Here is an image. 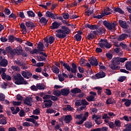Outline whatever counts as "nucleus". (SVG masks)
<instances>
[{
    "mask_svg": "<svg viewBox=\"0 0 131 131\" xmlns=\"http://www.w3.org/2000/svg\"><path fill=\"white\" fill-rule=\"evenodd\" d=\"M123 101H126L124 103V105L126 106V107H129L131 104V100H126V99H123Z\"/></svg>",
    "mask_w": 131,
    "mask_h": 131,
    "instance_id": "nucleus-43",
    "label": "nucleus"
},
{
    "mask_svg": "<svg viewBox=\"0 0 131 131\" xmlns=\"http://www.w3.org/2000/svg\"><path fill=\"white\" fill-rule=\"evenodd\" d=\"M39 50H38V49H34L33 51H32V52H31V54H32V55L34 54H38V53L39 52Z\"/></svg>",
    "mask_w": 131,
    "mask_h": 131,
    "instance_id": "nucleus-59",
    "label": "nucleus"
},
{
    "mask_svg": "<svg viewBox=\"0 0 131 131\" xmlns=\"http://www.w3.org/2000/svg\"><path fill=\"white\" fill-rule=\"evenodd\" d=\"M125 67L127 70L131 71V61H127L125 63Z\"/></svg>",
    "mask_w": 131,
    "mask_h": 131,
    "instance_id": "nucleus-25",
    "label": "nucleus"
},
{
    "mask_svg": "<svg viewBox=\"0 0 131 131\" xmlns=\"http://www.w3.org/2000/svg\"><path fill=\"white\" fill-rule=\"evenodd\" d=\"M69 92H70V90L68 88L61 90V94L62 96H68L69 94Z\"/></svg>",
    "mask_w": 131,
    "mask_h": 131,
    "instance_id": "nucleus-12",
    "label": "nucleus"
},
{
    "mask_svg": "<svg viewBox=\"0 0 131 131\" xmlns=\"http://www.w3.org/2000/svg\"><path fill=\"white\" fill-rule=\"evenodd\" d=\"M0 65L2 67H7L8 65V60L6 59H3L0 61Z\"/></svg>",
    "mask_w": 131,
    "mask_h": 131,
    "instance_id": "nucleus-17",
    "label": "nucleus"
},
{
    "mask_svg": "<svg viewBox=\"0 0 131 131\" xmlns=\"http://www.w3.org/2000/svg\"><path fill=\"white\" fill-rule=\"evenodd\" d=\"M112 63L115 64V65H119L120 64V61L119 60V57H115L112 60Z\"/></svg>",
    "mask_w": 131,
    "mask_h": 131,
    "instance_id": "nucleus-20",
    "label": "nucleus"
},
{
    "mask_svg": "<svg viewBox=\"0 0 131 131\" xmlns=\"http://www.w3.org/2000/svg\"><path fill=\"white\" fill-rule=\"evenodd\" d=\"M63 66L68 71H71V67L69 66V64L67 63H63Z\"/></svg>",
    "mask_w": 131,
    "mask_h": 131,
    "instance_id": "nucleus-30",
    "label": "nucleus"
},
{
    "mask_svg": "<svg viewBox=\"0 0 131 131\" xmlns=\"http://www.w3.org/2000/svg\"><path fill=\"white\" fill-rule=\"evenodd\" d=\"M32 98L31 97H27L26 99L24 101V103L26 105H28V106H32V104L31 103H32Z\"/></svg>",
    "mask_w": 131,
    "mask_h": 131,
    "instance_id": "nucleus-8",
    "label": "nucleus"
},
{
    "mask_svg": "<svg viewBox=\"0 0 131 131\" xmlns=\"http://www.w3.org/2000/svg\"><path fill=\"white\" fill-rule=\"evenodd\" d=\"M5 98H6V96H5L4 94L0 93V101H5Z\"/></svg>",
    "mask_w": 131,
    "mask_h": 131,
    "instance_id": "nucleus-61",
    "label": "nucleus"
},
{
    "mask_svg": "<svg viewBox=\"0 0 131 131\" xmlns=\"http://www.w3.org/2000/svg\"><path fill=\"white\" fill-rule=\"evenodd\" d=\"M40 113V111H39V108H36V110L33 111V114L35 115H38Z\"/></svg>",
    "mask_w": 131,
    "mask_h": 131,
    "instance_id": "nucleus-57",
    "label": "nucleus"
},
{
    "mask_svg": "<svg viewBox=\"0 0 131 131\" xmlns=\"http://www.w3.org/2000/svg\"><path fill=\"white\" fill-rule=\"evenodd\" d=\"M8 40H9L11 42H13L14 40H15V37L14 36H9L8 37Z\"/></svg>",
    "mask_w": 131,
    "mask_h": 131,
    "instance_id": "nucleus-58",
    "label": "nucleus"
},
{
    "mask_svg": "<svg viewBox=\"0 0 131 131\" xmlns=\"http://www.w3.org/2000/svg\"><path fill=\"white\" fill-rule=\"evenodd\" d=\"M115 12H118V13H119L120 14H124V12L123 11L122 9L120 8H116L114 9Z\"/></svg>",
    "mask_w": 131,
    "mask_h": 131,
    "instance_id": "nucleus-36",
    "label": "nucleus"
},
{
    "mask_svg": "<svg viewBox=\"0 0 131 131\" xmlns=\"http://www.w3.org/2000/svg\"><path fill=\"white\" fill-rule=\"evenodd\" d=\"M115 47H121L122 49H127V46L122 42L120 43L119 45H115Z\"/></svg>",
    "mask_w": 131,
    "mask_h": 131,
    "instance_id": "nucleus-38",
    "label": "nucleus"
},
{
    "mask_svg": "<svg viewBox=\"0 0 131 131\" xmlns=\"http://www.w3.org/2000/svg\"><path fill=\"white\" fill-rule=\"evenodd\" d=\"M37 49H38V51H40V52H42L43 50V43L41 42H39L37 44Z\"/></svg>",
    "mask_w": 131,
    "mask_h": 131,
    "instance_id": "nucleus-22",
    "label": "nucleus"
},
{
    "mask_svg": "<svg viewBox=\"0 0 131 131\" xmlns=\"http://www.w3.org/2000/svg\"><path fill=\"white\" fill-rule=\"evenodd\" d=\"M4 13L5 15H7V16H9V15L11 14V11H10V9L6 8L4 10Z\"/></svg>",
    "mask_w": 131,
    "mask_h": 131,
    "instance_id": "nucleus-55",
    "label": "nucleus"
},
{
    "mask_svg": "<svg viewBox=\"0 0 131 131\" xmlns=\"http://www.w3.org/2000/svg\"><path fill=\"white\" fill-rule=\"evenodd\" d=\"M14 80H15V84H27V81L24 80V78L19 74H16V75L13 76Z\"/></svg>",
    "mask_w": 131,
    "mask_h": 131,
    "instance_id": "nucleus-2",
    "label": "nucleus"
},
{
    "mask_svg": "<svg viewBox=\"0 0 131 131\" xmlns=\"http://www.w3.org/2000/svg\"><path fill=\"white\" fill-rule=\"evenodd\" d=\"M52 70L54 73H56V74H58L59 71V68H58L56 67H53L52 68Z\"/></svg>",
    "mask_w": 131,
    "mask_h": 131,
    "instance_id": "nucleus-34",
    "label": "nucleus"
},
{
    "mask_svg": "<svg viewBox=\"0 0 131 131\" xmlns=\"http://www.w3.org/2000/svg\"><path fill=\"white\" fill-rule=\"evenodd\" d=\"M32 76V73H31L30 72H27V79H28L30 78V77Z\"/></svg>",
    "mask_w": 131,
    "mask_h": 131,
    "instance_id": "nucleus-64",
    "label": "nucleus"
},
{
    "mask_svg": "<svg viewBox=\"0 0 131 131\" xmlns=\"http://www.w3.org/2000/svg\"><path fill=\"white\" fill-rule=\"evenodd\" d=\"M3 79H7V80H12V78L9 75H7L5 73H3L1 75Z\"/></svg>",
    "mask_w": 131,
    "mask_h": 131,
    "instance_id": "nucleus-21",
    "label": "nucleus"
},
{
    "mask_svg": "<svg viewBox=\"0 0 131 131\" xmlns=\"http://www.w3.org/2000/svg\"><path fill=\"white\" fill-rule=\"evenodd\" d=\"M108 14L109 13H103L102 14L94 16V18H96L97 19H102V18H103V17H104V16H106V15H108Z\"/></svg>",
    "mask_w": 131,
    "mask_h": 131,
    "instance_id": "nucleus-42",
    "label": "nucleus"
},
{
    "mask_svg": "<svg viewBox=\"0 0 131 131\" xmlns=\"http://www.w3.org/2000/svg\"><path fill=\"white\" fill-rule=\"evenodd\" d=\"M0 124H7V120L5 119L0 120Z\"/></svg>",
    "mask_w": 131,
    "mask_h": 131,
    "instance_id": "nucleus-63",
    "label": "nucleus"
},
{
    "mask_svg": "<svg viewBox=\"0 0 131 131\" xmlns=\"http://www.w3.org/2000/svg\"><path fill=\"white\" fill-rule=\"evenodd\" d=\"M43 102L45 103V105L47 108H50L53 105V102L51 100H45Z\"/></svg>",
    "mask_w": 131,
    "mask_h": 131,
    "instance_id": "nucleus-10",
    "label": "nucleus"
},
{
    "mask_svg": "<svg viewBox=\"0 0 131 131\" xmlns=\"http://www.w3.org/2000/svg\"><path fill=\"white\" fill-rule=\"evenodd\" d=\"M39 22L41 24H44V25H46V24L48 23V19H46V17H42L40 18Z\"/></svg>",
    "mask_w": 131,
    "mask_h": 131,
    "instance_id": "nucleus-28",
    "label": "nucleus"
},
{
    "mask_svg": "<svg viewBox=\"0 0 131 131\" xmlns=\"http://www.w3.org/2000/svg\"><path fill=\"white\" fill-rule=\"evenodd\" d=\"M20 28H21V29H23V31H24L25 33H26L27 32V30L26 29V26H25V25H24V24L21 23L20 24Z\"/></svg>",
    "mask_w": 131,
    "mask_h": 131,
    "instance_id": "nucleus-35",
    "label": "nucleus"
},
{
    "mask_svg": "<svg viewBox=\"0 0 131 131\" xmlns=\"http://www.w3.org/2000/svg\"><path fill=\"white\" fill-rule=\"evenodd\" d=\"M77 69V66L75 64V63H73L72 64V68H71V71L72 73H76V71Z\"/></svg>",
    "mask_w": 131,
    "mask_h": 131,
    "instance_id": "nucleus-19",
    "label": "nucleus"
},
{
    "mask_svg": "<svg viewBox=\"0 0 131 131\" xmlns=\"http://www.w3.org/2000/svg\"><path fill=\"white\" fill-rule=\"evenodd\" d=\"M88 117H89V112H86L84 114V116L82 117L81 121L76 122V124H78V125L82 124V123H83V122L86 120V118H88Z\"/></svg>",
    "mask_w": 131,
    "mask_h": 131,
    "instance_id": "nucleus-6",
    "label": "nucleus"
},
{
    "mask_svg": "<svg viewBox=\"0 0 131 131\" xmlns=\"http://www.w3.org/2000/svg\"><path fill=\"white\" fill-rule=\"evenodd\" d=\"M74 38H75L76 40H77V41H79L81 40V35L79 34H76L74 36Z\"/></svg>",
    "mask_w": 131,
    "mask_h": 131,
    "instance_id": "nucleus-48",
    "label": "nucleus"
},
{
    "mask_svg": "<svg viewBox=\"0 0 131 131\" xmlns=\"http://www.w3.org/2000/svg\"><path fill=\"white\" fill-rule=\"evenodd\" d=\"M10 55H11V56H15L16 54H18V50H17V49H16L11 50V51L10 52Z\"/></svg>",
    "mask_w": 131,
    "mask_h": 131,
    "instance_id": "nucleus-44",
    "label": "nucleus"
},
{
    "mask_svg": "<svg viewBox=\"0 0 131 131\" xmlns=\"http://www.w3.org/2000/svg\"><path fill=\"white\" fill-rule=\"evenodd\" d=\"M71 92L72 94H79V93H81V90L78 88H74Z\"/></svg>",
    "mask_w": 131,
    "mask_h": 131,
    "instance_id": "nucleus-24",
    "label": "nucleus"
},
{
    "mask_svg": "<svg viewBox=\"0 0 131 131\" xmlns=\"http://www.w3.org/2000/svg\"><path fill=\"white\" fill-rule=\"evenodd\" d=\"M107 125L109 126L110 128H114L115 127V124L113 122L110 121Z\"/></svg>",
    "mask_w": 131,
    "mask_h": 131,
    "instance_id": "nucleus-53",
    "label": "nucleus"
},
{
    "mask_svg": "<svg viewBox=\"0 0 131 131\" xmlns=\"http://www.w3.org/2000/svg\"><path fill=\"white\" fill-rule=\"evenodd\" d=\"M46 85L43 83H38L37 84V89L38 90H45Z\"/></svg>",
    "mask_w": 131,
    "mask_h": 131,
    "instance_id": "nucleus-27",
    "label": "nucleus"
},
{
    "mask_svg": "<svg viewBox=\"0 0 131 131\" xmlns=\"http://www.w3.org/2000/svg\"><path fill=\"white\" fill-rule=\"evenodd\" d=\"M119 24L120 26H121V27L124 29H127V28L129 27L128 24L126 23V21H123L122 20H119Z\"/></svg>",
    "mask_w": 131,
    "mask_h": 131,
    "instance_id": "nucleus-5",
    "label": "nucleus"
},
{
    "mask_svg": "<svg viewBox=\"0 0 131 131\" xmlns=\"http://www.w3.org/2000/svg\"><path fill=\"white\" fill-rule=\"evenodd\" d=\"M97 32L98 33H100L101 34L105 32V30H104V29H103L102 28H99V27H98V28L97 29Z\"/></svg>",
    "mask_w": 131,
    "mask_h": 131,
    "instance_id": "nucleus-46",
    "label": "nucleus"
},
{
    "mask_svg": "<svg viewBox=\"0 0 131 131\" xmlns=\"http://www.w3.org/2000/svg\"><path fill=\"white\" fill-rule=\"evenodd\" d=\"M53 94L55 96H56V97H60V96H61V91L60 92V91H54Z\"/></svg>",
    "mask_w": 131,
    "mask_h": 131,
    "instance_id": "nucleus-50",
    "label": "nucleus"
},
{
    "mask_svg": "<svg viewBox=\"0 0 131 131\" xmlns=\"http://www.w3.org/2000/svg\"><path fill=\"white\" fill-rule=\"evenodd\" d=\"M86 38L89 40H92V39H94V38H95V35H94V34L93 33H90L86 37Z\"/></svg>",
    "mask_w": 131,
    "mask_h": 131,
    "instance_id": "nucleus-31",
    "label": "nucleus"
},
{
    "mask_svg": "<svg viewBox=\"0 0 131 131\" xmlns=\"http://www.w3.org/2000/svg\"><path fill=\"white\" fill-rule=\"evenodd\" d=\"M126 79V76H120L118 79V81H119L120 82H122L124 80H125Z\"/></svg>",
    "mask_w": 131,
    "mask_h": 131,
    "instance_id": "nucleus-49",
    "label": "nucleus"
},
{
    "mask_svg": "<svg viewBox=\"0 0 131 131\" xmlns=\"http://www.w3.org/2000/svg\"><path fill=\"white\" fill-rule=\"evenodd\" d=\"M14 63L19 66V67H21V66H23V64L24 62L21 61V58H18L17 60H14Z\"/></svg>",
    "mask_w": 131,
    "mask_h": 131,
    "instance_id": "nucleus-18",
    "label": "nucleus"
},
{
    "mask_svg": "<svg viewBox=\"0 0 131 131\" xmlns=\"http://www.w3.org/2000/svg\"><path fill=\"white\" fill-rule=\"evenodd\" d=\"M71 120H72V117H71V115L66 116L64 121H66V123H69Z\"/></svg>",
    "mask_w": 131,
    "mask_h": 131,
    "instance_id": "nucleus-26",
    "label": "nucleus"
},
{
    "mask_svg": "<svg viewBox=\"0 0 131 131\" xmlns=\"http://www.w3.org/2000/svg\"><path fill=\"white\" fill-rule=\"evenodd\" d=\"M26 25L27 27L28 28H31V29H32L33 28H35V25H34V24L31 21H27L26 23Z\"/></svg>",
    "mask_w": 131,
    "mask_h": 131,
    "instance_id": "nucleus-15",
    "label": "nucleus"
},
{
    "mask_svg": "<svg viewBox=\"0 0 131 131\" xmlns=\"http://www.w3.org/2000/svg\"><path fill=\"white\" fill-rule=\"evenodd\" d=\"M85 127H88V128H90L93 126V124L92 123V122L90 121H87L85 123Z\"/></svg>",
    "mask_w": 131,
    "mask_h": 131,
    "instance_id": "nucleus-32",
    "label": "nucleus"
},
{
    "mask_svg": "<svg viewBox=\"0 0 131 131\" xmlns=\"http://www.w3.org/2000/svg\"><path fill=\"white\" fill-rule=\"evenodd\" d=\"M56 32V36L57 37H58V38H64L67 36V34H70L71 30L67 27L62 26L61 29L57 30Z\"/></svg>",
    "mask_w": 131,
    "mask_h": 131,
    "instance_id": "nucleus-1",
    "label": "nucleus"
},
{
    "mask_svg": "<svg viewBox=\"0 0 131 131\" xmlns=\"http://www.w3.org/2000/svg\"><path fill=\"white\" fill-rule=\"evenodd\" d=\"M86 27L89 28L91 30H95L96 29H98V26L97 25H86Z\"/></svg>",
    "mask_w": 131,
    "mask_h": 131,
    "instance_id": "nucleus-14",
    "label": "nucleus"
},
{
    "mask_svg": "<svg viewBox=\"0 0 131 131\" xmlns=\"http://www.w3.org/2000/svg\"><path fill=\"white\" fill-rule=\"evenodd\" d=\"M103 24L109 30H116V26H117V23L116 21H114L111 24L108 21L104 20L103 22Z\"/></svg>",
    "mask_w": 131,
    "mask_h": 131,
    "instance_id": "nucleus-3",
    "label": "nucleus"
},
{
    "mask_svg": "<svg viewBox=\"0 0 131 131\" xmlns=\"http://www.w3.org/2000/svg\"><path fill=\"white\" fill-rule=\"evenodd\" d=\"M64 110H68L69 111H73L74 109H73V107H71V105H68L67 106V108H64Z\"/></svg>",
    "mask_w": 131,
    "mask_h": 131,
    "instance_id": "nucleus-56",
    "label": "nucleus"
},
{
    "mask_svg": "<svg viewBox=\"0 0 131 131\" xmlns=\"http://www.w3.org/2000/svg\"><path fill=\"white\" fill-rule=\"evenodd\" d=\"M109 67L111 69H112V70H117V69H118V66H116L115 63H113L112 62L109 64Z\"/></svg>",
    "mask_w": 131,
    "mask_h": 131,
    "instance_id": "nucleus-23",
    "label": "nucleus"
},
{
    "mask_svg": "<svg viewBox=\"0 0 131 131\" xmlns=\"http://www.w3.org/2000/svg\"><path fill=\"white\" fill-rule=\"evenodd\" d=\"M92 14H93V11L88 10L85 12V15L86 16H90Z\"/></svg>",
    "mask_w": 131,
    "mask_h": 131,
    "instance_id": "nucleus-60",
    "label": "nucleus"
},
{
    "mask_svg": "<svg viewBox=\"0 0 131 131\" xmlns=\"http://www.w3.org/2000/svg\"><path fill=\"white\" fill-rule=\"evenodd\" d=\"M100 42L99 43V45L100 48H104V47L105 48H106V49H110L112 47L111 45L107 42L106 39L103 40L101 39Z\"/></svg>",
    "mask_w": 131,
    "mask_h": 131,
    "instance_id": "nucleus-4",
    "label": "nucleus"
},
{
    "mask_svg": "<svg viewBox=\"0 0 131 131\" xmlns=\"http://www.w3.org/2000/svg\"><path fill=\"white\" fill-rule=\"evenodd\" d=\"M97 78H103L106 76V74L104 72H100L95 75Z\"/></svg>",
    "mask_w": 131,
    "mask_h": 131,
    "instance_id": "nucleus-16",
    "label": "nucleus"
},
{
    "mask_svg": "<svg viewBox=\"0 0 131 131\" xmlns=\"http://www.w3.org/2000/svg\"><path fill=\"white\" fill-rule=\"evenodd\" d=\"M76 6H77V2L75 1L73 3L68 4L67 8H68V9L69 8H73V7H76Z\"/></svg>",
    "mask_w": 131,
    "mask_h": 131,
    "instance_id": "nucleus-29",
    "label": "nucleus"
},
{
    "mask_svg": "<svg viewBox=\"0 0 131 131\" xmlns=\"http://www.w3.org/2000/svg\"><path fill=\"white\" fill-rule=\"evenodd\" d=\"M55 40V38L53 36H51L48 38V41L49 43H50V45H52L53 42H54V41Z\"/></svg>",
    "mask_w": 131,
    "mask_h": 131,
    "instance_id": "nucleus-40",
    "label": "nucleus"
},
{
    "mask_svg": "<svg viewBox=\"0 0 131 131\" xmlns=\"http://www.w3.org/2000/svg\"><path fill=\"white\" fill-rule=\"evenodd\" d=\"M106 104H116V101L115 100L113 101L112 100V98H108L106 101Z\"/></svg>",
    "mask_w": 131,
    "mask_h": 131,
    "instance_id": "nucleus-33",
    "label": "nucleus"
},
{
    "mask_svg": "<svg viewBox=\"0 0 131 131\" xmlns=\"http://www.w3.org/2000/svg\"><path fill=\"white\" fill-rule=\"evenodd\" d=\"M37 60L38 61H45V60H46V58H45V57L43 56H37Z\"/></svg>",
    "mask_w": 131,
    "mask_h": 131,
    "instance_id": "nucleus-51",
    "label": "nucleus"
},
{
    "mask_svg": "<svg viewBox=\"0 0 131 131\" xmlns=\"http://www.w3.org/2000/svg\"><path fill=\"white\" fill-rule=\"evenodd\" d=\"M126 37H128V35L127 34H122L117 38L119 41H121V40H124Z\"/></svg>",
    "mask_w": 131,
    "mask_h": 131,
    "instance_id": "nucleus-13",
    "label": "nucleus"
},
{
    "mask_svg": "<svg viewBox=\"0 0 131 131\" xmlns=\"http://www.w3.org/2000/svg\"><path fill=\"white\" fill-rule=\"evenodd\" d=\"M61 26V24L60 23H57L56 21L54 22L52 26H51V29H58V27Z\"/></svg>",
    "mask_w": 131,
    "mask_h": 131,
    "instance_id": "nucleus-11",
    "label": "nucleus"
},
{
    "mask_svg": "<svg viewBox=\"0 0 131 131\" xmlns=\"http://www.w3.org/2000/svg\"><path fill=\"white\" fill-rule=\"evenodd\" d=\"M76 106H81V105H89V102L85 100L77 101L75 103Z\"/></svg>",
    "mask_w": 131,
    "mask_h": 131,
    "instance_id": "nucleus-9",
    "label": "nucleus"
},
{
    "mask_svg": "<svg viewBox=\"0 0 131 131\" xmlns=\"http://www.w3.org/2000/svg\"><path fill=\"white\" fill-rule=\"evenodd\" d=\"M115 124L117 127H120L121 126V123L119 120H116L115 121Z\"/></svg>",
    "mask_w": 131,
    "mask_h": 131,
    "instance_id": "nucleus-39",
    "label": "nucleus"
},
{
    "mask_svg": "<svg viewBox=\"0 0 131 131\" xmlns=\"http://www.w3.org/2000/svg\"><path fill=\"white\" fill-rule=\"evenodd\" d=\"M46 17H48V18H52V16H53V13L50 11H47L46 13Z\"/></svg>",
    "mask_w": 131,
    "mask_h": 131,
    "instance_id": "nucleus-52",
    "label": "nucleus"
},
{
    "mask_svg": "<svg viewBox=\"0 0 131 131\" xmlns=\"http://www.w3.org/2000/svg\"><path fill=\"white\" fill-rule=\"evenodd\" d=\"M89 61L91 65H92V66H98V60H97V58H96V57L91 58Z\"/></svg>",
    "mask_w": 131,
    "mask_h": 131,
    "instance_id": "nucleus-7",
    "label": "nucleus"
},
{
    "mask_svg": "<svg viewBox=\"0 0 131 131\" xmlns=\"http://www.w3.org/2000/svg\"><path fill=\"white\" fill-rule=\"evenodd\" d=\"M88 101L89 102H92L95 101V96L93 95H91L86 98Z\"/></svg>",
    "mask_w": 131,
    "mask_h": 131,
    "instance_id": "nucleus-41",
    "label": "nucleus"
},
{
    "mask_svg": "<svg viewBox=\"0 0 131 131\" xmlns=\"http://www.w3.org/2000/svg\"><path fill=\"white\" fill-rule=\"evenodd\" d=\"M101 117V115H94L92 116L93 119H94L95 121H96V122L98 120V119H100Z\"/></svg>",
    "mask_w": 131,
    "mask_h": 131,
    "instance_id": "nucleus-37",
    "label": "nucleus"
},
{
    "mask_svg": "<svg viewBox=\"0 0 131 131\" xmlns=\"http://www.w3.org/2000/svg\"><path fill=\"white\" fill-rule=\"evenodd\" d=\"M82 116H83V114H80V115H76L75 116V118H76V119H82Z\"/></svg>",
    "mask_w": 131,
    "mask_h": 131,
    "instance_id": "nucleus-54",
    "label": "nucleus"
},
{
    "mask_svg": "<svg viewBox=\"0 0 131 131\" xmlns=\"http://www.w3.org/2000/svg\"><path fill=\"white\" fill-rule=\"evenodd\" d=\"M27 14H28L29 17H35V14L32 11H27Z\"/></svg>",
    "mask_w": 131,
    "mask_h": 131,
    "instance_id": "nucleus-45",
    "label": "nucleus"
},
{
    "mask_svg": "<svg viewBox=\"0 0 131 131\" xmlns=\"http://www.w3.org/2000/svg\"><path fill=\"white\" fill-rule=\"evenodd\" d=\"M11 68L12 69V70H13L14 71H20V68L17 66H12L11 67Z\"/></svg>",
    "mask_w": 131,
    "mask_h": 131,
    "instance_id": "nucleus-47",
    "label": "nucleus"
},
{
    "mask_svg": "<svg viewBox=\"0 0 131 131\" xmlns=\"http://www.w3.org/2000/svg\"><path fill=\"white\" fill-rule=\"evenodd\" d=\"M58 76V79L59 81H63L64 79V77L62 75V74H59Z\"/></svg>",
    "mask_w": 131,
    "mask_h": 131,
    "instance_id": "nucleus-62",
    "label": "nucleus"
}]
</instances>
